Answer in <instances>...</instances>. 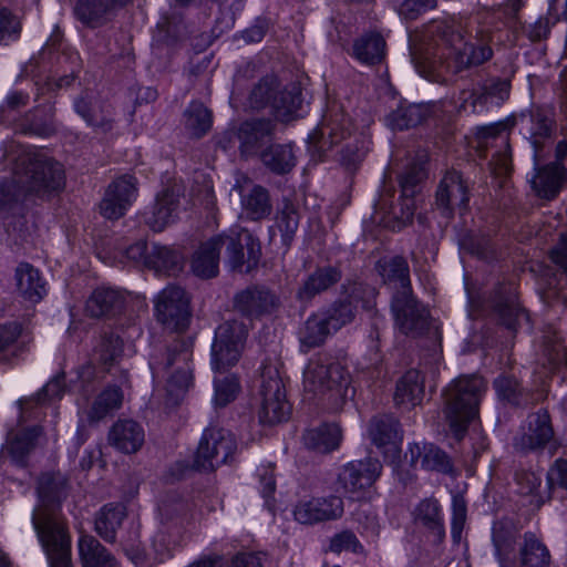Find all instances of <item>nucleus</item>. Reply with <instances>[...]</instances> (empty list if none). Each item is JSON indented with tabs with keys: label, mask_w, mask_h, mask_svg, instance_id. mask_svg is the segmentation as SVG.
Here are the masks:
<instances>
[{
	"label": "nucleus",
	"mask_w": 567,
	"mask_h": 567,
	"mask_svg": "<svg viewBox=\"0 0 567 567\" xmlns=\"http://www.w3.org/2000/svg\"><path fill=\"white\" fill-rule=\"evenodd\" d=\"M238 243L228 236H216L204 243L195 252L192 268L202 278H210L218 272L219 251L227 245L229 261L233 268H240L245 264L244 244L247 248L248 269L259 258L260 246L248 231L238 234Z\"/></svg>",
	"instance_id": "obj_1"
},
{
	"label": "nucleus",
	"mask_w": 567,
	"mask_h": 567,
	"mask_svg": "<svg viewBox=\"0 0 567 567\" xmlns=\"http://www.w3.org/2000/svg\"><path fill=\"white\" fill-rule=\"evenodd\" d=\"M485 389L486 383L476 375L460 377L445 389L444 415L455 436L460 437L467 424L477 416Z\"/></svg>",
	"instance_id": "obj_2"
},
{
	"label": "nucleus",
	"mask_w": 567,
	"mask_h": 567,
	"mask_svg": "<svg viewBox=\"0 0 567 567\" xmlns=\"http://www.w3.org/2000/svg\"><path fill=\"white\" fill-rule=\"evenodd\" d=\"M378 270L384 282L398 291L392 303L396 324L406 334L414 331L421 323L422 315L411 296L406 261L401 257L382 260L378 262Z\"/></svg>",
	"instance_id": "obj_3"
},
{
	"label": "nucleus",
	"mask_w": 567,
	"mask_h": 567,
	"mask_svg": "<svg viewBox=\"0 0 567 567\" xmlns=\"http://www.w3.org/2000/svg\"><path fill=\"white\" fill-rule=\"evenodd\" d=\"M250 99L255 105L270 104L275 116L281 122L301 115V87L297 82L281 86L277 79L266 78L254 89Z\"/></svg>",
	"instance_id": "obj_4"
},
{
	"label": "nucleus",
	"mask_w": 567,
	"mask_h": 567,
	"mask_svg": "<svg viewBox=\"0 0 567 567\" xmlns=\"http://www.w3.org/2000/svg\"><path fill=\"white\" fill-rule=\"evenodd\" d=\"M32 519L50 567H71V540L63 524L41 507L35 508Z\"/></svg>",
	"instance_id": "obj_5"
},
{
	"label": "nucleus",
	"mask_w": 567,
	"mask_h": 567,
	"mask_svg": "<svg viewBox=\"0 0 567 567\" xmlns=\"http://www.w3.org/2000/svg\"><path fill=\"white\" fill-rule=\"evenodd\" d=\"M350 384V374L339 363L323 365L311 362L303 373L305 390L313 394L328 395L329 399L346 396Z\"/></svg>",
	"instance_id": "obj_6"
},
{
	"label": "nucleus",
	"mask_w": 567,
	"mask_h": 567,
	"mask_svg": "<svg viewBox=\"0 0 567 567\" xmlns=\"http://www.w3.org/2000/svg\"><path fill=\"white\" fill-rule=\"evenodd\" d=\"M246 337V327L236 321L226 322L217 328L212 348L213 367L216 373L223 374L237 363Z\"/></svg>",
	"instance_id": "obj_7"
},
{
	"label": "nucleus",
	"mask_w": 567,
	"mask_h": 567,
	"mask_svg": "<svg viewBox=\"0 0 567 567\" xmlns=\"http://www.w3.org/2000/svg\"><path fill=\"white\" fill-rule=\"evenodd\" d=\"M236 449L234 437L224 430L208 429L204 432L195 455L198 470L212 471L224 464Z\"/></svg>",
	"instance_id": "obj_8"
},
{
	"label": "nucleus",
	"mask_w": 567,
	"mask_h": 567,
	"mask_svg": "<svg viewBox=\"0 0 567 567\" xmlns=\"http://www.w3.org/2000/svg\"><path fill=\"white\" fill-rule=\"evenodd\" d=\"M382 465L378 460L352 461L344 465L338 475L339 491L351 498H358L381 474Z\"/></svg>",
	"instance_id": "obj_9"
},
{
	"label": "nucleus",
	"mask_w": 567,
	"mask_h": 567,
	"mask_svg": "<svg viewBox=\"0 0 567 567\" xmlns=\"http://www.w3.org/2000/svg\"><path fill=\"white\" fill-rule=\"evenodd\" d=\"M261 422L275 424L288 419L290 405L286 400L285 388L277 371L269 370L261 384Z\"/></svg>",
	"instance_id": "obj_10"
},
{
	"label": "nucleus",
	"mask_w": 567,
	"mask_h": 567,
	"mask_svg": "<svg viewBox=\"0 0 567 567\" xmlns=\"http://www.w3.org/2000/svg\"><path fill=\"white\" fill-rule=\"evenodd\" d=\"M157 319L173 329H183L189 317V298L179 287H166L155 300Z\"/></svg>",
	"instance_id": "obj_11"
},
{
	"label": "nucleus",
	"mask_w": 567,
	"mask_h": 567,
	"mask_svg": "<svg viewBox=\"0 0 567 567\" xmlns=\"http://www.w3.org/2000/svg\"><path fill=\"white\" fill-rule=\"evenodd\" d=\"M137 197V181L132 175L114 179L100 204L101 214L107 219H118Z\"/></svg>",
	"instance_id": "obj_12"
},
{
	"label": "nucleus",
	"mask_w": 567,
	"mask_h": 567,
	"mask_svg": "<svg viewBox=\"0 0 567 567\" xmlns=\"http://www.w3.org/2000/svg\"><path fill=\"white\" fill-rule=\"evenodd\" d=\"M29 189L39 195L60 192L65 186L63 166L49 157H38L30 166Z\"/></svg>",
	"instance_id": "obj_13"
},
{
	"label": "nucleus",
	"mask_w": 567,
	"mask_h": 567,
	"mask_svg": "<svg viewBox=\"0 0 567 567\" xmlns=\"http://www.w3.org/2000/svg\"><path fill=\"white\" fill-rule=\"evenodd\" d=\"M343 514V502L338 496L300 499L293 508V517L301 524L337 519Z\"/></svg>",
	"instance_id": "obj_14"
},
{
	"label": "nucleus",
	"mask_w": 567,
	"mask_h": 567,
	"mask_svg": "<svg viewBox=\"0 0 567 567\" xmlns=\"http://www.w3.org/2000/svg\"><path fill=\"white\" fill-rule=\"evenodd\" d=\"M14 281L19 297L27 302L37 303L47 295L45 281L40 271L28 262L16 268Z\"/></svg>",
	"instance_id": "obj_15"
},
{
	"label": "nucleus",
	"mask_w": 567,
	"mask_h": 567,
	"mask_svg": "<svg viewBox=\"0 0 567 567\" xmlns=\"http://www.w3.org/2000/svg\"><path fill=\"white\" fill-rule=\"evenodd\" d=\"M468 200L467 188L457 172L447 173L440 183L436 193V205L445 210L461 208Z\"/></svg>",
	"instance_id": "obj_16"
},
{
	"label": "nucleus",
	"mask_w": 567,
	"mask_h": 567,
	"mask_svg": "<svg viewBox=\"0 0 567 567\" xmlns=\"http://www.w3.org/2000/svg\"><path fill=\"white\" fill-rule=\"evenodd\" d=\"M553 436L549 417L546 413L532 416L528 431L515 440V447L519 451H530L546 444Z\"/></svg>",
	"instance_id": "obj_17"
},
{
	"label": "nucleus",
	"mask_w": 567,
	"mask_h": 567,
	"mask_svg": "<svg viewBox=\"0 0 567 567\" xmlns=\"http://www.w3.org/2000/svg\"><path fill=\"white\" fill-rule=\"evenodd\" d=\"M272 132L274 126L270 121L259 120L244 123L239 130L241 153L244 155L254 154L265 145Z\"/></svg>",
	"instance_id": "obj_18"
},
{
	"label": "nucleus",
	"mask_w": 567,
	"mask_h": 567,
	"mask_svg": "<svg viewBox=\"0 0 567 567\" xmlns=\"http://www.w3.org/2000/svg\"><path fill=\"white\" fill-rule=\"evenodd\" d=\"M565 179L564 166L556 163L540 168L532 179V185L539 197L551 199L558 194Z\"/></svg>",
	"instance_id": "obj_19"
},
{
	"label": "nucleus",
	"mask_w": 567,
	"mask_h": 567,
	"mask_svg": "<svg viewBox=\"0 0 567 567\" xmlns=\"http://www.w3.org/2000/svg\"><path fill=\"white\" fill-rule=\"evenodd\" d=\"M111 443L124 453H134L144 442L142 427L133 421H120L110 432Z\"/></svg>",
	"instance_id": "obj_20"
},
{
	"label": "nucleus",
	"mask_w": 567,
	"mask_h": 567,
	"mask_svg": "<svg viewBox=\"0 0 567 567\" xmlns=\"http://www.w3.org/2000/svg\"><path fill=\"white\" fill-rule=\"evenodd\" d=\"M444 41L452 49L455 59L460 63L477 65L487 61L492 56V50L488 47L480 45L474 48L464 41V38L460 32H451Z\"/></svg>",
	"instance_id": "obj_21"
},
{
	"label": "nucleus",
	"mask_w": 567,
	"mask_h": 567,
	"mask_svg": "<svg viewBox=\"0 0 567 567\" xmlns=\"http://www.w3.org/2000/svg\"><path fill=\"white\" fill-rule=\"evenodd\" d=\"M262 164L276 174L290 172L296 165V156L290 144H270L259 153Z\"/></svg>",
	"instance_id": "obj_22"
},
{
	"label": "nucleus",
	"mask_w": 567,
	"mask_h": 567,
	"mask_svg": "<svg viewBox=\"0 0 567 567\" xmlns=\"http://www.w3.org/2000/svg\"><path fill=\"white\" fill-rule=\"evenodd\" d=\"M341 430L337 424H323L308 430L303 435L308 449L326 453L337 449L341 442Z\"/></svg>",
	"instance_id": "obj_23"
},
{
	"label": "nucleus",
	"mask_w": 567,
	"mask_h": 567,
	"mask_svg": "<svg viewBox=\"0 0 567 567\" xmlns=\"http://www.w3.org/2000/svg\"><path fill=\"white\" fill-rule=\"evenodd\" d=\"M423 395L421 374L415 370L408 371L396 384L394 402L406 409L416 405Z\"/></svg>",
	"instance_id": "obj_24"
},
{
	"label": "nucleus",
	"mask_w": 567,
	"mask_h": 567,
	"mask_svg": "<svg viewBox=\"0 0 567 567\" xmlns=\"http://www.w3.org/2000/svg\"><path fill=\"white\" fill-rule=\"evenodd\" d=\"M551 556L546 545L534 534H525L520 549V567H549Z\"/></svg>",
	"instance_id": "obj_25"
},
{
	"label": "nucleus",
	"mask_w": 567,
	"mask_h": 567,
	"mask_svg": "<svg viewBox=\"0 0 567 567\" xmlns=\"http://www.w3.org/2000/svg\"><path fill=\"white\" fill-rule=\"evenodd\" d=\"M340 278L341 275L337 268L327 267L318 269L307 279L302 288L299 290L298 296L302 300H308L316 293H319L338 282Z\"/></svg>",
	"instance_id": "obj_26"
},
{
	"label": "nucleus",
	"mask_w": 567,
	"mask_h": 567,
	"mask_svg": "<svg viewBox=\"0 0 567 567\" xmlns=\"http://www.w3.org/2000/svg\"><path fill=\"white\" fill-rule=\"evenodd\" d=\"M79 553L83 567L111 566V557L92 536L83 535L79 540Z\"/></svg>",
	"instance_id": "obj_27"
},
{
	"label": "nucleus",
	"mask_w": 567,
	"mask_h": 567,
	"mask_svg": "<svg viewBox=\"0 0 567 567\" xmlns=\"http://www.w3.org/2000/svg\"><path fill=\"white\" fill-rule=\"evenodd\" d=\"M125 516L122 505L104 506L95 519V530L106 540L115 538V532Z\"/></svg>",
	"instance_id": "obj_28"
},
{
	"label": "nucleus",
	"mask_w": 567,
	"mask_h": 567,
	"mask_svg": "<svg viewBox=\"0 0 567 567\" xmlns=\"http://www.w3.org/2000/svg\"><path fill=\"white\" fill-rule=\"evenodd\" d=\"M385 42L379 33H371L355 41L353 52L363 63H375L384 54Z\"/></svg>",
	"instance_id": "obj_29"
},
{
	"label": "nucleus",
	"mask_w": 567,
	"mask_h": 567,
	"mask_svg": "<svg viewBox=\"0 0 567 567\" xmlns=\"http://www.w3.org/2000/svg\"><path fill=\"white\" fill-rule=\"evenodd\" d=\"M118 301L116 291L110 288H99L93 291L86 301V311L92 317H101L107 313Z\"/></svg>",
	"instance_id": "obj_30"
},
{
	"label": "nucleus",
	"mask_w": 567,
	"mask_h": 567,
	"mask_svg": "<svg viewBox=\"0 0 567 567\" xmlns=\"http://www.w3.org/2000/svg\"><path fill=\"white\" fill-rule=\"evenodd\" d=\"M175 209L176 206L173 196L164 194L157 199L154 206L153 217L148 219L151 228L155 231H162L165 226L171 223Z\"/></svg>",
	"instance_id": "obj_31"
},
{
	"label": "nucleus",
	"mask_w": 567,
	"mask_h": 567,
	"mask_svg": "<svg viewBox=\"0 0 567 567\" xmlns=\"http://www.w3.org/2000/svg\"><path fill=\"white\" fill-rule=\"evenodd\" d=\"M115 0H79L75 6L76 17L84 23L96 22Z\"/></svg>",
	"instance_id": "obj_32"
},
{
	"label": "nucleus",
	"mask_w": 567,
	"mask_h": 567,
	"mask_svg": "<svg viewBox=\"0 0 567 567\" xmlns=\"http://www.w3.org/2000/svg\"><path fill=\"white\" fill-rule=\"evenodd\" d=\"M123 395L117 388L104 390L94 402L91 411L92 420L104 417L110 411L118 409L122 404Z\"/></svg>",
	"instance_id": "obj_33"
},
{
	"label": "nucleus",
	"mask_w": 567,
	"mask_h": 567,
	"mask_svg": "<svg viewBox=\"0 0 567 567\" xmlns=\"http://www.w3.org/2000/svg\"><path fill=\"white\" fill-rule=\"evenodd\" d=\"M239 392V383L235 375L218 374L215 377V403L225 406Z\"/></svg>",
	"instance_id": "obj_34"
},
{
	"label": "nucleus",
	"mask_w": 567,
	"mask_h": 567,
	"mask_svg": "<svg viewBox=\"0 0 567 567\" xmlns=\"http://www.w3.org/2000/svg\"><path fill=\"white\" fill-rule=\"evenodd\" d=\"M187 126L197 136L205 134L212 126L210 111L202 103H192L187 111Z\"/></svg>",
	"instance_id": "obj_35"
},
{
	"label": "nucleus",
	"mask_w": 567,
	"mask_h": 567,
	"mask_svg": "<svg viewBox=\"0 0 567 567\" xmlns=\"http://www.w3.org/2000/svg\"><path fill=\"white\" fill-rule=\"evenodd\" d=\"M326 316L316 315L306 322V334L303 341L309 346L320 344L324 338L332 332Z\"/></svg>",
	"instance_id": "obj_36"
},
{
	"label": "nucleus",
	"mask_w": 567,
	"mask_h": 567,
	"mask_svg": "<svg viewBox=\"0 0 567 567\" xmlns=\"http://www.w3.org/2000/svg\"><path fill=\"white\" fill-rule=\"evenodd\" d=\"M245 208L250 214L251 218H260L269 213L270 205L268 194L262 187H254L249 195L243 199Z\"/></svg>",
	"instance_id": "obj_37"
},
{
	"label": "nucleus",
	"mask_w": 567,
	"mask_h": 567,
	"mask_svg": "<svg viewBox=\"0 0 567 567\" xmlns=\"http://www.w3.org/2000/svg\"><path fill=\"white\" fill-rule=\"evenodd\" d=\"M414 517L424 525H437L441 520V507L437 501L429 498L419 503Z\"/></svg>",
	"instance_id": "obj_38"
},
{
	"label": "nucleus",
	"mask_w": 567,
	"mask_h": 567,
	"mask_svg": "<svg viewBox=\"0 0 567 567\" xmlns=\"http://www.w3.org/2000/svg\"><path fill=\"white\" fill-rule=\"evenodd\" d=\"M451 467L447 455L434 446L430 444L427 447V453L424 458L421 460V468L429 471H440L446 472Z\"/></svg>",
	"instance_id": "obj_39"
},
{
	"label": "nucleus",
	"mask_w": 567,
	"mask_h": 567,
	"mask_svg": "<svg viewBox=\"0 0 567 567\" xmlns=\"http://www.w3.org/2000/svg\"><path fill=\"white\" fill-rule=\"evenodd\" d=\"M20 22L6 9L0 10V42L8 44L19 38Z\"/></svg>",
	"instance_id": "obj_40"
},
{
	"label": "nucleus",
	"mask_w": 567,
	"mask_h": 567,
	"mask_svg": "<svg viewBox=\"0 0 567 567\" xmlns=\"http://www.w3.org/2000/svg\"><path fill=\"white\" fill-rule=\"evenodd\" d=\"M122 352V342L118 337L110 336L103 338L96 348V353L99 354V359L104 364H110L115 361L116 358L120 357Z\"/></svg>",
	"instance_id": "obj_41"
},
{
	"label": "nucleus",
	"mask_w": 567,
	"mask_h": 567,
	"mask_svg": "<svg viewBox=\"0 0 567 567\" xmlns=\"http://www.w3.org/2000/svg\"><path fill=\"white\" fill-rule=\"evenodd\" d=\"M193 382V377L188 368L177 371L167 383V391L171 396L179 398L186 393Z\"/></svg>",
	"instance_id": "obj_42"
},
{
	"label": "nucleus",
	"mask_w": 567,
	"mask_h": 567,
	"mask_svg": "<svg viewBox=\"0 0 567 567\" xmlns=\"http://www.w3.org/2000/svg\"><path fill=\"white\" fill-rule=\"evenodd\" d=\"M353 310L350 303H341L332 309L329 316H326L328 323L333 331L349 323L353 319Z\"/></svg>",
	"instance_id": "obj_43"
},
{
	"label": "nucleus",
	"mask_w": 567,
	"mask_h": 567,
	"mask_svg": "<svg viewBox=\"0 0 567 567\" xmlns=\"http://www.w3.org/2000/svg\"><path fill=\"white\" fill-rule=\"evenodd\" d=\"M330 548L333 551L350 550L358 553L362 549V546L352 533L343 532L331 539Z\"/></svg>",
	"instance_id": "obj_44"
},
{
	"label": "nucleus",
	"mask_w": 567,
	"mask_h": 567,
	"mask_svg": "<svg viewBox=\"0 0 567 567\" xmlns=\"http://www.w3.org/2000/svg\"><path fill=\"white\" fill-rule=\"evenodd\" d=\"M548 480L553 486H558L567 491V461H556L549 470Z\"/></svg>",
	"instance_id": "obj_45"
},
{
	"label": "nucleus",
	"mask_w": 567,
	"mask_h": 567,
	"mask_svg": "<svg viewBox=\"0 0 567 567\" xmlns=\"http://www.w3.org/2000/svg\"><path fill=\"white\" fill-rule=\"evenodd\" d=\"M371 440L378 446L385 445L392 437V430L381 421H373L369 427Z\"/></svg>",
	"instance_id": "obj_46"
},
{
	"label": "nucleus",
	"mask_w": 567,
	"mask_h": 567,
	"mask_svg": "<svg viewBox=\"0 0 567 567\" xmlns=\"http://www.w3.org/2000/svg\"><path fill=\"white\" fill-rule=\"evenodd\" d=\"M20 326L16 322L0 326V351L12 344L20 336Z\"/></svg>",
	"instance_id": "obj_47"
},
{
	"label": "nucleus",
	"mask_w": 567,
	"mask_h": 567,
	"mask_svg": "<svg viewBox=\"0 0 567 567\" xmlns=\"http://www.w3.org/2000/svg\"><path fill=\"white\" fill-rule=\"evenodd\" d=\"M551 259L567 274V234L561 235L558 245L551 250Z\"/></svg>",
	"instance_id": "obj_48"
},
{
	"label": "nucleus",
	"mask_w": 567,
	"mask_h": 567,
	"mask_svg": "<svg viewBox=\"0 0 567 567\" xmlns=\"http://www.w3.org/2000/svg\"><path fill=\"white\" fill-rule=\"evenodd\" d=\"M429 445V443H413L409 446L405 457H410L412 467H421V460L424 458L427 453Z\"/></svg>",
	"instance_id": "obj_49"
},
{
	"label": "nucleus",
	"mask_w": 567,
	"mask_h": 567,
	"mask_svg": "<svg viewBox=\"0 0 567 567\" xmlns=\"http://www.w3.org/2000/svg\"><path fill=\"white\" fill-rule=\"evenodd\" d=\"M229 567H261V561L255 554H238L234 557Z\"/></svg>",
	"instance_id": "obj_50"
},
{
	"label": "nucleus",
	"mask_w": 567,
	"mask_h": 567,
	"mask_svg": "<svg viewBox=\"0 0 567 567\" xmlns=\"http://www.w3.org/2000/svg\"><path fill=\"white\" fill-rule=\"evenodd\" d=\"M493 172L496 175H507L511 171V156L506 152L498 154L492 162Z\"/></svg>",
	"instance_id": "obj_51"
},
{
	"label": "nucleus",
	"mask_w": 567,
	"mask_h": 567,
	"mask_svg": "<svg viewBox=\"0 0 567 567\" xmlns=\"http://www.w3.org/2000/svg\"><path fill=\"white\" fill-rule=\"evenodd\" d=\"M261 493L264 497H271L276 489V483L271 471L265 470V474L260 475Z\"/></svg>",
	"instance_id": "obj_52"
},
{
	"label": "nucleus",
	"mask_w": 567,
	"mask_h": 567,
	"mask_svg": "<svg viewBox=\"0 0 567 567\" xmlns=\"http://www.w3.org/2000/svg\"><path fill=\"white\" fill-rule=\"evenodd\" d=\"M128 258L147 262V247L145 243H137L127 249Z\"/></svg>",
	"instance_id": "obj_53"
},
{
	"label": "nucleus",
	"mask_w": 567,
	"mask_h": 567,
	"mask_svg": "<svg viewBox=\"0 0 567 567\" xmlns=\"http://www.w3.org/2000/svg\"><path fill=\"white\" fill-rule=\"evenodd\" d=\"M220 557L214 556V557H204L199 559L198 561L192 564L189 567H218L220 564Z\"/></svg>",
	"instance_id": "obj_54"
},
{
	"label": "nucleus",
	"mask_w": 567,
	"mask_h": 567,
	"mask_svg": "<svg viewBox=\"0 0 567 567\" xmlns=\"http://www.w3.org/2000/svg\"><path fill=\"white\" fill-rule=\"evenodd\" d=\"M44 391L49 395L60 396L62 392V383L59 379L50 381L45 386Z\"/></svg>",
	"instance_id": "obj_55"
},
{
	"label": "nucleus",
	"mask_w": 567,
	"mask_h": 567,
	"mask_svg": "<svg viewBox=\"0 0 567 567\" xmlns=\"http://www.w3.org/2000/svg\"><path fill=\"white\" fill-rule=\"evenodd\" d=\"M404 205H405V209L402 210V214L400 217L404 223H409V221H411L413 214H414V209H415L414 202L412 199L408 198L404 200Z\"/></svg>",
	"instance_id": "obj_56"
},
{
	"label": "nucleus",
	"mask_w": 567,
	"mask_h": 567,
	"mask_svg": "<svg viewBox=\"0 0 567 567\" xmlns=\"http://www.w3.org/2000/svg\"><path fill=\"white\" fill-rule=\"evenodd\" d=\"M417 12L433 9L436 6V0H416Z\"/></svg>",
	"instance_id": "obj_57"
},
{
	"label": "nucleus",
	"mask_w": 567,
	"mask_h": 567,
	"mask_svg": "<svg viewBox=\"0 0 567 567\" xmlns=\"http://www.w3.org/2000/svg\"><path fill=\"white\" fill-rule=\"evenodd\" d=\"M556 154L559 159L564 158L567 155V142L561 141L557 144Z\"/></svg>",
	"instance_id": "obj_58"
},
{
	"label": "nucleus",
	"mask_w": 567,
	"mask_h": 567,
	"mask_svg": "<svg viewBox=\"0 0 567 567\" xmlns=\"http://www.w3.org/2000/svg\"><path fill=\"white\" fill-rule=\"evenodd\" d=\"M499 86H501V92L505 95V96H508L509 94V84L507 82H501L499 83Z\"/></svg>",
	"instance_id": "obj_59"
},
{
	"label": "nucleus",
	"mask_w": 567,
	"mask_h": 567,
	"mask_svg": "<svg viewBox=\"0 0 567 567\" xmlns=\"http://www.w3.org/2000/svg\"><path fill=\"white\" fill-rule=\"evenodd\" d=\"M0 567H10V564L4 555L0 554Z\"/></svg>",
	"instance_id": "obj_60"
},
{
	"label": "nucleus",
	"mask_w": 567,
	"mask_h": 567,
	"mask_svg": "<svg viewBox=\"0 0 567 567\" xmlns=\"http://www.w3.org/2000/svg\"><path fill=\"white\" fill-rule=\"evenodd\" d=\"M39 493H40V497H41L42 502H45V499H47L49 496H48V494H47V492H45V489H44V487H43V486H41V487H40Z\"/></svg>",
	"instance_id": "obj_61"
},
{
	"label": "nucleus",
	"mask_w": 567,
	"mask_h": 567,
	"mask_svg": "<svg viewBox=\"0 0 567 567\" xmlns=\"http://www.w3.org/2000/svg\"><path fill=\"white\" fill-rule=\"evenodd\" d=\"M484 130L487 131V134H494V132H496L497 127L496 126H489V127H485Z\"/></svg>",
	"instance_id": "obj_62"
},
{
	"label": "nucleus",
	"mask_w": 567,
	"mask_h": 567,
	"mask_svg": "<svg viewBox=\"0 0 567 567\" xmlns=\"http://www.w3.org/2000/svg\"><path fill=\"white\" fill-rule=\"evenodd\" d=\"M158 254H159V255H169V254H171V251H169L168 249H166V248H161V249L158 250Z\"/></svg>",
	"instance_id": "obj_63"
},
{
	"label": "nucleus",
	"mask_w": 567,
	"mask_h": 567,
	"mask_svg": "<svg viewBox=\"0 0 567 567\" xmlns=\"http://www.w3.org/2000/svg\"><path fill=\"white\" fill-rule=\"evenodd\" d=\"M566 14H567V0H566Z\"/></svg>",
	"instance_id": "obj_64"
}]
</instances>
